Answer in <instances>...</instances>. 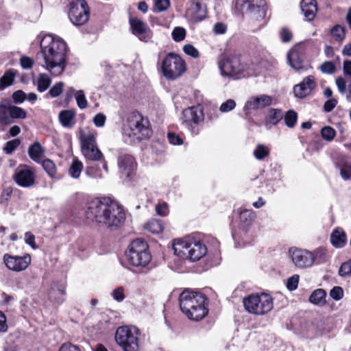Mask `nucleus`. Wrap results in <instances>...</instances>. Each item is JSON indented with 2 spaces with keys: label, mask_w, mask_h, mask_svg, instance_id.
Wrapping results in <instances>:
<instances>
[{
  "label": "nucleus",
  "mask_w": 351,
  "mask_h": 351,
  "mask_svg": "<svg viewBox=\"0 0 351 351\" xmlns=\"http://www.w3.org/2000/svg\"><path fill=\"white\" fill-rule=\"evenodd\" d=\"M335 130L330 126H326L321 130L322 138L328 141H331L335 136Z\"/></svg>",
  "instance_id": "obj_44"
},
{
  "label": "nucleus",
  "mask_w": 351,
  "mask_h": 351,
  "mask_svg": "<svg viewBox=\"0 0 351 351\" xmlns=\"http://www.w3.org/2000/svg\"><path fill=\"white\" fill-rule=\"evenodd\" d=\"M299 283V275L295 274L289 278L287 282V287L289 291H294L298 288Z\"/></svg>",
  "instance_id": "obj_52"
},
{
  "label": "nucleus",
  "mask_w": 351,
  "mask_h": 351,
  "mask_svg": "<svg viewBox=\"0 0 351 351\" xmlns=\"http://www.w3.org/2000/svg\"><path fill=\"white\" fill-rule=\"evenodd\" d=\"M182 115L184 121L188 125L191 123L199 124L204 121V118L203 108L200 105L184 110Z\"/></svg>",
  "instance_id": "obj_22"
},
{
  "label": "nucleus",
  "mask_w": 351,
  "mask_h": 351,
  "mask_svg": "<svg viewBox=\"0 0 351 351\" xmlns=\"http://www.w3.org/2000/svg\"><path fill=\"white\" fill-rule=\"evenodd\" d=\"M283 112L280 109L271 108L266 117L265 125L267 127L269 125H275L280 122L283 118Z\"/></svg>",
  "instance_id": "obj_29"
},
{
  "label": "nucleus",
  "mask_w": 351,
  "mask_h": 351,
  "mask_svg": "<svg viewBox=\"0 0 351 351\" xmlns=\"http://www.w3.org/2000/svg\"><path fill=\"white\" fill-rule=\"evenodd\" d=\"M12 98L16 103L20 104L25 99L26 94L23 90H17L12 94Z\"/></svg>",
  "instance_id": "obj_63"
},
{
  "label": "nucleus",
  "mask_w": 351,
  "mask_h": 351,
  "mask_svg": "<svg viewBox=\"0 0 351 351\" xmlns=\"http://www.w3.org/2000/svg\"><path fill=\"white\" fill-rule=\"evenodd\" d=\"M174 254L183 260L196 261L206 255L207 248L200 241L187 237L173 241Z\"/></svg>",
  "instance_id": "obj_5"
},
{
  "label": "nucleus",
  "mask_w": 351,
  "mask_h": 351,
  "mask_svg": "<svg viewBox=\"0 0 351 351\" xmlns=\"http://www.w3.org/2000/svg\"><path fill=\"white\" fill-rule=\"evenodd\" d=\"M218 66L223 76L239 79L250 75H257L262 73L259 66H252L242 56L237 54H221L218 58Z\"/></svg>",
  "instance_id": "obj_3"
},
{
  "label": "nucleus",
  "mask_w": 351,
  "mask_h": 351,
  "mask_svg": "<svg viewBox=\"0 0 351 351\" xmlns=\"http://www.w3.org/2000/svg\"><path fill=\"white\" fill-rule=\"evenodd\" d=\"M272 104V97L267 95H261L250 97L245 103L243 110L246 114L251 110L264 108Z\"/></svg>",
  "instance_id": "obj_20"
},
{
  "label": "nucleus",
  "mask_w": 351,
  "mask_h": 351,
  "mask_svg": "<svg viewBox=\"0 0 351 351\" xmlns=\"http://www.w3.org/2000/svg\"><path fill=\"white\" fill-rule=\"evenodd\" d=\"M124 134L133 140H142L149 137L152 130L149 121L138 112H133L128 118L127 123L123 128Z\"/></svg>",
  "instance_id": "obj_6"
},
{
  "label": "nucleus",
  "mask_w": 351,
  "mask_h": 351,
  "mask_svg": "<svg viewBox=\"0 0 351 351\" xmlns=\"http://www.w3.org/2000/svg\"><path fill=\"white\" fill-rule=\"evenodd\" d=\"M13 180L19 186L28 188L35 184L36 176L28 166L20 165L15 170Z\"/></svg>",
  "instance_id": "obj_15"
},
{
  "label": "nucleus",
  "mask_w": 351,
  "mask_h": 351,
  "mask_svg": "<svg viewBox=\"0 0 351 351\" xmlns=\"http://www.w3.org/2000/svg\"><path fill=\"white\" fill-rule=\"evenodd\" d=\"M42 167L50 178H55L57 172V168L55 163L51 160H43L42 162Z\"/></svg>",
  "instance_id": "obj_37"
},
{
  "label": "nucleus",
  "mask_w": 351,
  "mask_h": 351,
  "mask_svg": "<svg viewBox=\"0 0 351 351\" xmlns=\"http://www.w3.org/2000/svg\"><path fill=\"white\" fill-rule=\"evenodd\" d=\"M316 87V82L314 76L308 75L298 84L293 87V93L297 97L304 98L310 95Z\"/></svg>",
  "instance_id": "obj_21"
},
{
  "label": "nucleus",
  "mask_w": 351,
  "mask_h": 351,
  "mask_svg": "<svg viewBox=\"0 0 351 351\" xmlns=\"http://www.w3.org/2000/svg\"><path fill=\"white\" fill-rule=\"evenodd\" d=\"M14 73L12 71H6L0 79V89L3 90L12 85L14 79Z\"/></svg>",
  "instance_id": "obj_39"
},
{
  "label": "nucleus",
  "mask_w": 351,
  "mask_h": 351,
  "mask_svg": "<svg viewBox=\"0 0 351 351\" xmlns=\"http://www.w3.org/2000/svg\"><path fill=\"white\" fill-rule=\"evenodd\" d=\"M283 117H285V122L286 125L288 128H293L298 120L297 113L295 111L291 110L287 111Z\"/></svg>",
  "instance_id": "obj_40"
},
{
  "label": "nucleus",
  "mask_w": 351,
  "mask_h": 351,
  "mask_svg": "<svg viewBox=\"0 0 351 351\" xmlns=\"http://www.w3.org/2000/svg\"><path fill=\"white\" fill-rule=\"evenodd\" d=\"M111 295L112 298L118 302H122L125 298V289L123 287H119L114 289Z\"/></svg>",
  "instance_id": "obj_47"
},
{
  "label": "nucleus",
  "mask_w": 351,
  "mask_h": 351,
  "mask_svg": "<svg viewBox=\"0 0 351 351\" xmlns=\"http://www.w3.org/2000/svg\"><path fill=\"white\" fill-rule=\"evenodd\" d=\"M66 294L65 285L63 283L53 282L51 284L48 291L49 300L57 304H60L64 301Z\"/></svg>",
  "instance_id": "obj_24"
},
{
  "label": "nucleus",
  "mask_w": 351,
  "mask_h": 351,
  "mask_svg": "<svg viewBox=\"0 0 351 351\" xmlns=\"http://www.w3.org/2000/svg\"><path fill=\"white\" fill-rule=\"evenodd\" d=\"M156 212L160 216H166L169 213L168 205L167 203L163 202L158 204L156 206Z\"/></svg>",
  "instance_id": "obj_57"
},
{
  "label": "nucleus",
  "mask_w": 351,
  "mask_h": 351,
  "mask_svg": "<svg viewBox=\"0 0 351 351\" xmlns=\"http://www.w3.org/2000/svg\"><path fill=\"white\" fill-rule=\"evenodd\" d=\"M319 70L325 74H332L335 71V66L332 62L326 61L319 66Z\"/></svg>",
  "instance_id": "obj_49"
},
{
  "label": "nucleus",
  "mask_w": 351,
  "mask_h": 351,
  "mask_svg": "<svg viewBox=\"0 0 351 351\" xmlns=\"http://www.w3.org/2000/svg\"><path fill=\"white\" fill-rule=\"evenodd\" d=\"M206 8L202 0H193L190 7L186 11L189 20L193 23H198L206 16Z\"/></svg>",
  "instance_id": "obj_19"
},
{
  "label": "nucleus",
  "mask_w": 351,
  "mask_h": 351,
  "mask_svg": "<svg viewBox=\"0 0 351 351\" xmlns=\"http://www.w3.org/2000/svg\"><path fill=\"white\" fill-rule=\"evenodd\" d=\"M21 143L19 139H14L6 143L3 150L6 154H11Z\"/></svg>",
  "instance_id": "obj_51"
},
{
  "label": "nucleus",
  "mask_w": 351,
  "mask_h": 351,
  "mask_svg": "<svg viewBox=\"0 0 351 351\" xmlns=\"http://www.w3.org/2000/svg\"><path fill=\"white\" fill-rule=\"evenodd\" d=\"M183 49L185 53L191 57L197 58L199 55L198 51L191 45H184Z\"/></svg>",
  "instance_id": "obj_60"
},
{
  "label": "nucleus",
  "mask_w": 351,
  "mask_h": 351,
  "mask_svg": "<svg viewBox=\"0 0 351 351\" xmlns=\"http://www.w3.org/2000/svg\"><path fill=\"white\" fill-rule=\"evenodd\" d=\"M97 132L88 128L80 131L81 151L84 156L89 160L98 161L103 157L97 145Z\"/></svg>",
  "instance_id": "obj_9"
},
{
  "label": "nucleus",
  "mask_w": 351,
  "mask_h": 351,
  "mask_svg": "<svg viewBox=\"0 0 351 351\" xmlns=\"http://www.w3.org/2000/svg\"><path fill=\"white\" fill-rule=\"evenodd\" d=\"M11 123L10 101L8 99H3L0 103V123L6 125Z\"/></svg>",
  "instance_id": "obj_27"
},
{
  "label": "nucleus",
  "mask_w": 351,
  "mask_h": 351,
  "mask_svg": "<svg viewBox=\"0 0 351 351\" xmlns=\"http://www.w3.org/2000/svg\"><path fill=\"white\" fill-rule=\"evenodd\" d=\"M301 10L305 18L308 21H312L317 12V6L315 0H302L301 2Z\"/></svg>",
  "instance_id": "obj_26"
},
{
  "label": "nucleus",
  "mask_w": 351,
  "mask_h": 351,
  "mask_svg": "<svg viewBox=\"0 0 351 351\" xmlns=\"http://www.w3.org/2000/svg\"><path fill=\"white\" fill-rule=\"evenodd\" d=\"M332 37L337 41H341L345 38V32L343 27L340 25L335 26L331 31Z\"/></svg>",
  "instance_id": "obj_45"
},
{
  "label": "nucleus",
  "mask_w": 351,
  "mask_h": 351,
  "mask_svg": "<svg viewBox=\"0 0 351 351\" xmlns=\"http://www.w3.org/2000/svg\"><path fill=\"white\" fill-rule=\"evenodd\" d=\"M253 155L258 160H264L269 155V149L263 144H258L253 151Z\"/></svg>",
  "instance_id": "obj_36"
},
{
  "label": "nucleus",
  "mask_w": 351,
  "mask_h": 351,
  "mask_svg": "<svg viewBox=\"0 0 351 351\" xmlns=\"http://www.w3.org/2000/svg\"><path fill=\"white\" fill-rule=\"evenodd\" d=\"M326 291L323 289H317L312 292L309 296L308 301L314 305L322 306L326 302Z\"/></svg>",
  "instance_id": "obj_28"
},
{
  "label": "nucleus",
  "mask_w": 351,
  "mask_h": 351,
  "mask_svg": "<svg viewBox=\"0 0 351 351\" xmlns=\"http://www.w3.org/2000/svg\"><path fill=\"white\" fill-rule=\"evenodd\" d=\"M106 117L102 113L97 114L93 119V123L96 127L101 128L105 125Z\"/></svg>",
  "instance_id": "obj_56"
},
{
  "label": "nucleus",
  "mask_w": 351,
  "mask_h": 351,
  "mask_svg": "<svg viewBox=\"0 0 351 351\" xmlns=\"http://www.w3.org/2000/svg\"><path fill=\"white\" fill-rule=\"evenodd\" d=\"M186 70L184 60L178 55L170 53L162 62V71L167 79L174 80L180 77Z\"/></svg>",
  "instance_id": "obj_14"
},
{
  "label": "nucleus",
  "mask_w": 351,
  "mask_h": 351,
  "mask_svg": "<svg viewBox=\"0 0 351 351\" xmlns=\"http://www.w3.org/2000/svg\"><path fill=\"white\" fill-rule=\"evenodd\" d=\"M83 167L84 165L81 161H80L78 159H73L69 169V176L74 179L79 178L82 171Z\"/></svg>",
  "instance_id": "obj_33"
},
{
  "label": "nucleus",
  "mask_w": 351,
  "mask_h": 351,
  "mask_svg": "<svg viewBox=\"0 0 351 351\" xmlns=\"http://www.w3.org/2000/svg\"><path fill=\"white\" fill-rule=\"evenodd\" d=\"M346 241L345 232L341 229L335 230L330 236V241L333 246L336 247H342Z\"/></svg>",
  "instance_id": "obj_32"
},
{
  "label": "nucleus",
  "mask_w": 351,
  "mask_h": 351,
  "mask_svg": "<svg viewBox=\"0 0 351 351\" xmlns=\"http://www.w3.org/2000/svg\"><path fill=\"white\" fill-rule=\"evenodd\" d=\"M180 310L192 321H199L204 318L208 313V300L201 293L186 289L179 297Z\"/></svg>",
  "instance_id": "obj_4"
},
{
  "label": "nucleus",
  "mask_w": 351,
  "mask_h": 351,
  "mask_svg": "<svg viewBox=\"0 0 351 351\" xmlns=\"http://www.w3.org/2000/svg\"><path fill=\"white\" fill-rule=\"evenodd\" d=\"M51 82V78L47 74H40L36 81L37 90L40 93L45 92L49 87Z\"/></svg>",
  "instance_id": "obj_34"
},
{
  "label": "nucleus",
  "mask_w": 351,
  "mask_h": 351,
  "mask_svg": "<svg viewBox=\"0 0 351 351\" xmlns=\"http://www.w3.org/2000/svg\"><path fill=\"white\" fill-rule=\"evenodd\" d=\"M3 262L10 270L20 272L25 270L31 263V256L29 254L24 256H12L5 254L3 258Z\"/></svg>",
  "instance_id": "obj_16"
},
{
  "label": "nucleus",
  "mask_w": 351,
  "mask_h": 351,
  "mask_svg": "<svg viewBox=\"0 0 351 351\" xmlns=\"http://www.w3.org/2000/svg\"><path fill=\"white\" fill-rule=\"evenodd\" d=\"M86 213L88 219L108 227L121 226L125 218L122 206L109 197L97 198L88 202Z\"/></svg>",
  "instance_id": "obj_1"
},
{
  "label": "nucleus",
  "mask_w": 351,
  "mask_h": 351,
  "mask_svg": "<svg viewBox=\"0 0 351 351\" xmlns=\"http://www.w3.org/2000/svg\"><path fill=\"white\" fill-rule=\"evenodd\" d=\"M139 335V330L135 326H119L116 330L115 340L124 351H138Z\"/></svg>",
  "instance_id": "obj_11"
},
{
  "label": "nucleus",
  "mask_w": 351,
  "mask_h": 351,
  "mask_svg": "<svg viewBox=\"0 0 351 351\" xmlns=\"http://www.w3.org/2000/svg\"><path fill=\"white\" fill-rule=\"evenodd\" d=\"M74 96L77 105L80 109H85L88 106V101L83 90H80L76 91Z\"/></svg>",
  "instance_id": "obj_41"
},
{
  "label": "nucleus",
  "mask_w": 351,
  "mask_h": 351,
  "mask_svg": "<svg viewBox=\"0 0 351 351\" xmlns=\"http://www.w3.org/2000/svg\"><path fill=\"white\" fill-rule=\"evenodd\" d=\"M145 228L153 234H158L163 230V226L160 221L152 219L146 223Z\"/></svg>",
  "instance_id": "obj_38"
},
{
  "label": "nucleus",
  "mask_w": 351,
  "mask_h": 351,
  "mask_svg": "<svg viewBox=\"0 0 351 351\" xmlns=\"http://www.w3.org/2000/svg\"><path fill=\"white\" fill-rule=\"evenodd\" d=\"M118 166L121 174L126 178L130 177L134 171L136 163L131 155H121L118 158Z\"/></svg>",
  "instance_id": "obj_23"
},
{
  "label": "nucleus",
  "mask_w": 351,
  "mask_h": 351,
  "mask_svg": "<svg viewBox=\"0 0 351 351\" xmlns=\"http://www.w3.org/2000/svg\"><path fill=\"white\" fill-rule=\"evenodd\" d=\"M169 5V0H155V9L158 12H163L166 10Z\"/></svg>",
  "instance_id": "obj_55"
},
{
  "label": "nucleus",
  "mask_w": 351,
  "mask_h": 351,
  "mask_svg": "<svg viewBox=\"0 0 351 351\" xmlns=\"http://www.w3.org/2000/svg\"><path fill=\"white\" fill-rule=\"evenodd\" d=\"M279 36L283 43H289L292 40L293 34L288 27H282L279 31Z\"/></svg>",
  "instance_id": "obj_46"
},
{
  "label": "nucleus",
  "mask_w": 351,
  "mask_h": 351,
  "mask_svg": "<svg viewBox=\"0 0 351 351\" xmlns=\"http://www.w3.org/2000/svg\"><path fill=\"white\" fill-rule=\"evenodd\" d=\"M236 106V103L233 99H228L226 101L223 102L219 110L222 112H228L232 110H233Z\"/></svg>",
  "instance_id": "obj_54"
},
{
  "label": "nucleus",
  "mask_w": 351,
  "mask_h": 351,
  "mask_svg": "<svg viewBox=\"0 0 351 351\" xmlns=\"http://www.w3.org/2000/svg\"><path fill=\"white\" fill-rule=\"evenodd\" d=\"M64 83L62 82H59L58 83H56L49 90V95L51 97H56L59 96L62 92V88L64 87Z\"/></svg>",
  "instance_id": "obj_50"
},
{
  "label": "nucleus",
  "mask_w": 351,
  "mask_h": 351,
  "mask_svg": "<svg viewBox=\"0 0 351 351\" xmlns=\"http://www.w3.org/2000/svg\"><path fill=\"white\" fill-rule=\"evenodd\" d=\"M75 113L72 110H62L59 113V120L62 126L71 128L73 126V119Z\"/></svg>",
  "instance_id": "obj_30"
},
{
  "label": "nucleus",
  "mask_w": 351,
  "mask_h": 351,
  "mask_svg": "<svg viewBox=\"0 0 351 351\" xmlns=\"http://www.w3.org/2000/svg\"><path fill=\"white\" fill-rule=\"evenodd\" d=\"M265 0H237L236 3L237 9L252 23H259L260 27L265 24Z\"/></svg>",
  "instance_id": "obj_7"
},
{
  "label": "nucleus",
  "mask_w": 351,
  "mask_h": 351,
  "mask_svg": "<svg viewBox=\"0 0 351 351\" xmlns=\"http://www.w3.org/2000/svg\"><path fill=\"white\" fill-rule=\"evenodd\" d=\"M45 149L38 142H35L28 149V154L32 160L39 163L44 155Z\"/></svg>",
  "instance_id": "obj_31"
},
{
  "label": "nucleus",
  "mask_w": 351,
  "mask_h": 351,
  "mask_svg": "<svg viewBox=\"0 0 351 351\" xmlns=\"http://www.w3.org/2000/svg\"><path fill=\"white\" fill-rule=\"evenodd\" d=\"M245 309L250 314L264 315L274 307L272 297L267 293L251 294L243 300Z\"/></svg>",
  "instance_id": "obj_8"
},
{
  "label": "nucleus",
  "mask_w": 351,
  "mask_h": 351,
  "mask_svg": "<svg viewBox=\"0 0 351 351\" xmlns=\"http://www.w3.org/2000/svg\"><path fill=\"white\" fill-rule=\"evenodd\" d=\"M339 274L342 277H351V259L341 265Z\"/></svg>",
  "instance_id": "obj_48"
},
{
  "label": "nucleus",
  "mask_w": 351,
  "mask_h": 351,
  "mask_svg": "<svg viewBox=\"0 0 351 351\" xmlns=\"http://www.w3.org/2000/svg\"><path fill=\"white\" fill-rule=\"evenodd\" d=\"M304 45L300 44L291 48L287 53V60L289 65L295 71L301 72L307 70L304 64Z\"/></svg>",
  "instance_id": "obj_17"
},
{
  "label": "nucleus",
  "mask_w": 351,
  "mask_h": 351,
  "mask_svg": "<svg viewBox=\"0 0 351 351\" xmlns=\"http://www.w3.org/2000/svg\"><path fill=\"white\" fill-rule=\"evenodd\" d=\"M127 261L134 267H145L151 261L148 245L141 239L133 241L125 253Z\"/></svg>",
  "instance_id": "obj_10"
},
{
  "label": "nucleus",
  "mask_w": 351,
  "mask_h": 351,
  "mask_svg": "<svg viewBox=\"0 0 351 351\" xmlns=\"http://www.w3.org/2000/svg\"><path fill=\"white\" fill-rule=\"evenodd\" d=\"M227 25L221 22H218L214 25L213 32L215 34H223L226 32Z\"/></svg>",
  "instance_id": "obj_59"
},
{
  "label": "nucleus",
  "mask_w": 351,
  "mask_h": 351,
  "mask_svg": "<svg viewBox=\"0 0 351 351\" xmlns=\"http://www.w3.org/2000/svg\"><path fill=\"white\" fill-rule=\"evenodd\" d=\"M68 16L76 26L84 25L89 19L90 10L85 0H68Z\"/></svg>",
  "instance_id": "obj_13"
},
{
  "label": "nucleus",
  "mask_w": 351,
  "mask_h": 351,
  "mask_svg": "<svg viewBox=\"0 0 351 351\" xmlns=\"http://www.w3.org/2000/svg\"><path fill=\"white\" fill-rule=\"evenodd\" d=\"M10 116L12 119H25L26 112L23 108L13 106L10 103Z\"/></svg>",
  "instance_id": "obj_42"
},
{
  "label": "nucleus",
  "mask_w": 351,
  "mask_h": 351,
  "mask_svg": "<svg viewBox=\"0 0 351 351\" xmlns=\"http://www.w3.org/2000/svg\"><path fill=\"white\" fill-rule=\"evenodd\" d=\"M330 296L335 300H339L343 296V290L341 287H334L330 291Z\"/></svg>",
  "instance_id": "obj_53"
},
{
  "label": "nucleus",
  "mask_w": 351,
  "mask_h": 351,
  "mask_svg": "<svg viewBox=\"0 0 351 351\" xmlns=\"http://www.w3.org/2000/svg\"><path fill=\"white\" fill-rule=\"evenodd\" d=\"M86 173L88 176L91 178H101L102 175L97 171V169L93 166H88L86 169Z\"/></svg>",
  "instance_id": "obj_58"
},
{
  "label": "nucleus",
  "mask_w": 351,
  "mask_h": 351,
  "mask_svg": "<svg viewBox=\"0 0 351 351\" xmlns=\"http://www.w3.org/2000/svg\"><path fill=\"white\" fill-rule=\"evenodd\" d=\"M337 167L339 169L343 180H351V162L343 161L337 164Z\"/></svg>",
  "instance_id": "obj_35"
},
{
  "label": "nucleus",
  "mask_w": 351,
  "mask_h": 351,
  "mask_svg": "<svg viewBox=\"0 0 351 351\" xmlns=\"http://www.w3.org/2000/svg\"><path fill=\"white\" fill-rule=\"evenodd\" d=\"M255 218L256 214L252 210H243L241 211L239 216L240 228L246 232L250 231Z\"/></svg>",
  "instance_id": "obj_25"
},
{
  "label": "nucleus",
  "mask_w": 351,
  "mask_h": 351,
  "mask_svg": "<svg viewBox=\"0 0 351 351\" xmlns=\"http://www.w3.org/2000/svg\"><path fill=\"white\" fill-rule=\"evenodd\" d=\"M40 55L44 63L42 66L53 75H59L66 66V43L60 38L45 35L40 41Z\"/></svg>",
  "instance_id": "obj_2"
},
{
  "label": "nucleus",
  "mask_w": 351,
  "mask_h": 351,
  "mask_svg": "<svg viewBox=\"0 0 351 351\" xmlns=\"http://www.w3.org/2000/svg\"><path fill=\"white\" fill-rule=\"evenodd\" d=\"M171 35L176 42H180L185 38L186 30L183 27H176L173 29Z\"/></svg>",
  "instance_id": "obj_43"
},
{
  "label": "nucleus",
  "mask_w": 351,
  "mask_h": 351,
  "mask_svg": "<svg viewBox=\"0 0 351 351\" xmlns=\"http://www.w3.org/2000/svg\"><path fill=\"white\" fill-rule=\"evenodd\" d=\"M25 242L26 244L30 245L33 249L36 248V245L35 243V237L32 232H25Z\"/></svg>",
  "instance_id": "obj_62"
},
{
  "label": "nucleus",
  "mask_w": 351,
  "mask_h": 351,
  "mask_svg": "<svg viewBox=\"0 0 351 351\" xmlns=\"http://www.w3.org/2000/svg\"><path fill=\"white\" fill-rule=\"evenodd\" d=\"M130 25L132 33L136 36L139 40L148 42L152 38L153 33L147 23L137 17L130 19Z\"/></svg>",
  "instance_id": "obj_18"
},
{
  "label": "nucleus",
  "mask_w": 351,
  "mask_h": 351,
  "mask_svg": "<svg viewBox=\"0 0 351 351\" xmlns=\"http://www.w3.org/2000/svg\"><path fill=\"white\" fill-rule=\"evenodd\" d=\"M20 64L23 69H28L32 67L34 60L27 56H23L20 60Z\"/></svg>",
  "instance_id": "obj_61"
},
{
  "label": "nucleus",
  "mask_w": 351,
  "mask_h": 351,
  "mask_svg": "<svg viewBox=\"0 0 351 351\" xmlns=\"http://www.w3.org/2000/svg\"><path fill=\"white\" fill-rule=\"evenodd\" d=\"M336 84L338 88L339 92L341 94H345L346 93V80L341 77H337L336 79Z\"/></svg>",
  "instance_id": "obj_64"
},
{
  "label": "nucleus",
  "mask_w": 351,
  "mask_h": 351,
  "mask_svg": "<svg viewBox=\"0 0 351 351\" xmlns=\"http://www.w3.org/2000/svg\"><path fill=\"white\" fill-rule=\"evenodd\" d=\"M289 254L294 265L304 269L311 267L316 258L322 255L323 252L321 250L310 252L306 250L293 247L289 249Z\"/></svg>",
  "instance_id": "obj_12"
}]
</instances>
